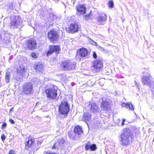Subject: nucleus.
<instances>
[{"label":"nucleus","instance_id":"nucleus-1","mask_svg":"<svg viewBox=\"0 0 154 154\" xmlns=\"http://www.w3.org/2000/svg\"><path fill=\"white\" fill-rule=\"evenodd\" d=\"M120 138V144L122 146H127L129 145L132 141V134L129 128H124Z\"/></svg>","mask_w":154,"mask_h":154},{"label":"nucleus","instance_id":"nucleus-2","mask_svg":"<svg viewBox=\"0 0 154 154\" xmlns=\"http://www.w3.org/2000/svg\"><path fill=\"white\" fill-rule=\"evenodd\" d=\"M58 88L52 85L51 87L45 90L47 97L50 100L55 99L57 96V90Z\"/></svg>","mask_w":154,"mask_h":154},{"label":"nucleus","instance_id":"nucleus-3","mask_svg":"<svg viewBox=\"0 0 154 154\" xmlns=\"http://www.w3.org/2000/svg\"><path fill=\"white\" fill-rule=\"evenodd\" d=\"M23 93L26 95H29L33 93L34 90L33 85L30 82L24 83L22 86Z\"/></svg>","mask_w":154,"mask_h":154},{"label":"nucleus","instance_id":"nucleus-4","mask_svg":"<svg viewBox=\"0 0 154 154\" xmlns=\"http://www.w3.org/2000/svg\"><path fill=\"white\" fill-rule=\"evenodd\" d=\"M11 28L14 29L20 27L22 24L20 17L18 16H15L12 18L10 22Z\"/></svg>","mask_w":154,"mask_h":154},{"label":"nucleus","instance_id":"nucleus-5","mask_svg":"<svg viewBox=\"0 0 154 154\" xmlns=\"http://www.w3.org/2000/svg\"><path fill=\"white\" fill-rule=\"evenodd\" d=\"M69 110V106L68 103L66 101H65L64 103H62L59 108V112L62 115H67Z\"/></svg>","mask_w":154,"mask_h":154},{"label":"nucleus","instance_id":"nucleus-6","mask_svg":"<svg viewBox=\"0 0 154 154\" xmlns=\"http://www.w3.org/2000/svg\"><path fill=\"white\" fill-rule=\"evenodd\" d=\"M75 62H71L69 61H65L63 62L61 66L65 70L74 69L75 66Z\"/></svg>","mask_w":154,"mask_h":154},{"label":"nucleus","instance_id":"nucleus-7","mask_svg":"<svg viewBox=\"0 0 154 154\" xmlns=\"http://www.w3.org/2000/svg\"><path fill=\"white\" fill-rule=\"evenodd\" d=\"M100 106L103 110L106 111L109 109L110 108L109 100L108 98H103Z\"/></svg>","mask_w":154,"mask_h":154},{"label":"nucleus","instance_id":"nucleus-8","mask_svg":"<svg viewBox=\"0 0 154 154\" xmlns=\"http://www.w3.org/2000/svg\"><path fill=\"white\" fill-rule=\"evenodd\" d=\"M48 36L50 41H51L57 40L59 37V35L57 32L54 29L51 30L48 33Z\"/></svg>","mask_w":154,"mask_h":154},{"label":"nucleus","instance_id":"nucleus-9","mask_svg":"<svg viewBox=\"0 0 154 154\" xmlns=\"http://www.w3.org/2000/svg\"><path fill=\"white\" fill-rule=\"evenodd\" d=\"M76 14L78 16H80L85 13L86 8L83 5H79L76 6Z\"/></svg>","mask_w":154,"mask_h":154},{"label":"nucleus","instance_id":"nucleus-10","mask_svg":"<svg viewBox=\"0 0 154 154\" xmlns=\"http://www.w3.org/2000/svg\"><path fill=\"white\" fill-rule=\"evenodd\" d=\"M26 43L28 49L30 50H33L36 47L37 44L36 42L34 39L32 38H30L27 41Z\"/></svg>","mask_w":154,"mask_h":154},{"label":"nucleus","instance_id":"nucleus-11","mask_svg":"<svg viewBox=\"0 0 154 154\" xmlns=\"http://www.w3.org/2000/svg\"><path fill=\"white\" fill-rule=\"evenodd\" d=\"M77 52V55L82 58L87 56L88 53V50L84 48L78 49Z\"/></svg>","mask_w":154,"mask_h":154},{"label":"nucleus","instance_id":"nucleus-12","mask_svg":"<svg viewBox=\"0 0 154 154\" xmlns=\"http://www.w3.org/2000/svg\"><path fill=\"white\" fill-rule=\"evenodd\" d=\"M106 16L104 14H100L99 16L97 18V22L98 24L104 25V22L106 20Z\"/></svg>","mask_w":154,"mask_h":154},{"label":"nucleus","instance_id":"nucleus-13","mask_svg":"<svg viewBox=\"0 0 154 154\" xmlns=\"http://www.w3.org/2000/svg\"><path fill=\"white\" fill-rule=\"evenodd\" d=\"M60 51V48L59 46L53 45L50 47V49L47 52L46 55L47 56H49L53 52H58Z\"/></svg>","mask_w":154,"mask_h":154},{"label":"nucleus","instance_id":"nucleus-14","mask_svg":"<svg viewBox=\"0 0 154 154\" xmlns=\"http://www.w3.org/2000/svg\"><path fill=\"white\" fill-rule=\"evenodd\" d=\"M103 63L101 61L98 60L95 61L93 63V66L96 71H98L102 68Z\"/></svg>","mask_w":154,"mask_h":154},{"label":"nucleus","instance_id":"nucleus-15","mask_svg":"<svg viewBox=\"0 0 154 154\" xmlns=\"http://www.w3.org/2000/svg\"><path fill=\"white\" fill-rule=\"evenodd\" d=\"M85 149L86 150L90 149L91 151H94L97 148L96 145L95 144H91L90 141H88L85 146Z\"/></svg>","mask_w":154,"mask_h":154},{"label":"nucleus","instance_id":"nucleus-16","mask_svg":"<svg viewBox=\"0 0 154 154\" xmlns=\"http://www.w3.org/2000/svg\"><path fill=\"white\" fill-rule=\"evenodd\" d=\"M65 142V141L63 139H60L55 143L52 148L53 149L56 148L58 149L59 148H62L63 147V144Z\"/></svg>","mask_w":154,"mask_h":154},{"label":"nucleus","instance_id":"nucleus-17","mask_svg":"<svg viewBox=\"0 0 154 154\" xmlns=\"http://www.w3.org/2000/svg\"><path fill=\"white\" fill-rule=\"evenodd\" d=\"M79 26L76 24L72 23L70 25L69 30L71 33H74L78 31Z\"/></svg>","mask_w":154,"mask_h":154},{"label":"nucleus","instance_id":"nucleus-18","mask_svg":"<svg viewBox=\"0 0 154 154\" xmlns=\"http://www.w3.org/2000/svg\"><path fill=\"white\" fill-rule=\"evenodd\" d=\"M74 132L79 137L83 133V131L81 127L77 126L75 127L74 130Z\"/></svg>","mask_w":154,"mask_h":154},{"label":"nucleus","instance_id":"nucleus-19","mask_svg":"<svg viewBox=\"0 0 154 154\" xmlns=\"http://www.w3.org/2000/svg\"><path fill=\"white\" fill-rule=\"evenodd\" d=\"M26 69L24 67L22 66H20L17 69V74H19L20 75V78L22 76L24 72H25Z\"/></svg>","mask_w":154,"mask_h":154},{"label":"nucleus","instance_id":"nucleus-20","mask_svg":"<svg viewBox=\"0 0 154 154\" xmlns=\"http://www.w3.org/2000/svg\"><path fill=\"white\" fill-rule=\"evenodd\" d=\"M142 82L144 85H146L149 86L152 81H151L149 77L143 75L142 78Z\"/></svg>","mask_w":154,"mask_h":154},{"label":"nucleus","instance_id":"nucleus-21","mask_svg":"<svg viewBox=\"0 0 154 154\" xmlns=\"http://www.w3.org/2000/svg\"><path fill=\"white\" fill-rule=\"evenodd\" d=\"M35 67L36 71H38L39 72H42L43 70L44 66L41 63L38 62L37 63Z\"/></svg>","mask_w":154,"mask_h":154},{"label":"nucleus","instance_id":"nucleus-22","mask_svg":"<svg viewBox=\"0 0 154 154\" xmlns=\"http://www.w3.org/2000/svg\"><path fill=\"white\" fill-rule=\"evenodd\" d=\"M90 111L91 112L94 113L97 112L98 110V107L95 103H93L91 104Z\"/></svg>","mask_w":154,"mask_h":154},{"label":"nucleus","instance_id":"nucleus-23","mask_svg":"<svg viewBox=\"0 0 154 154\" xmlns=\"http://www.w3.org/2000/svg\"><path fill=\"white\" fill-rule=\"evenodd\" d=\"M34 143V139H32L30 137L28 138V140L26 141L25 142V145L26 147L28 148L31 146Z\"/></svg>","mask_w":154,"mask_h":154},{"label":"nucleus","instance_id":"nucleus-24","mask_svg":"<svg viewBox=\"0 0 154 154\" xmlns=\"http://www.w3.org/2000/svg\"><path fill=\"white\" fill-rule=\"evenodd\" d=\"M91 118V116L88 113H85L82 120L85 122L89 121Z\"/></svg>","mask_w":154,"mask_h":154},{"label":"nucleus","instance_id":"nucleus-25","mask_svg":"<svg viewBox=\"0 0 154 154\" xmlns=\"http://www.w3.org/2000/svg\"><path fill=\"white\" fill-rule=\"evenodd\" d=\"M68 135L71 139L76 140L79 138L77 134H75L74 132L72 133V134L69 132L68 134Z\"/></svg>","mask_w":154,"mask_h":154},{"label":"nucleus","instance_id":"nucleus-26","mask_svg":"<svg viewBox=\"0 0 154 154\" xmlns=\"http://www.w3.org/2000/svg\"><path fill=\"white\" fill-rule=\"evenodd\" d=\"M11 75L10 73L8 72H7L5 76V81L7 83L9 82L10 79V78Z\"/></svg>","mask_w":154,"mask_h":154},{"label":"nucleus","instance_id":"nucleus-27","mask_svg":"<svg viewBox=\"0 0 154 154\" xmlns=\"http://www.w3.org/2000/svg\"><path fill=\"white\" fill-rule=\"evenodd\" d=\"M149 87L150 88L152 93L154 94V82H152L151 84L149 85Z\"/></svg>","mask_w":154,"mask_h":154},{"label":"nucleus","instance_id":"nucleus-28","mask_svg":"<svg viewBox=\"0 0 154 154\" xmlns=\"http://www.w3.org/2000/svg\"><path fill=\"white\" fill-rule=\"evenodd\" d=\"M114 3L112 1H109L108 3V5L109 8H112L114 6Z\"/></svg>","mask_w":154,"mask_h":154},{"label":"nucleus","instance_id":"nucleus-29","mask_svg":"<svg viewBox=\"0 0 154 154\" xmlns=\"http://www.w3.org/2000/svg\"><path fill=\"white\" fill-rule=\"evenodd\" d=\"M50 17L52 20H56L57 19L56 16L53 14H51Z\"/></svg>","mask_w":154,"mask_h":154},{"label":"nucleus","instance_id":"nucleus-30","mask_svg":"<svg viewBox=\"0 0 154 154\" xmlns=\"http://www.w3.org/2000/svg\"><path fill=\"white\" fill-rule=\"evenodd\" d=\"M83 17L85 20H88L91 18V16L90 14H88L84 16Z\"/></svg>","mask_w":154,"mask_h":154},{"label":"nucleus","instance_id":"nucleus-31","mask_svg":"<svg viewBox=\"0 0 154 154\" xmlns=\"http://www.w3.org/2000/svg\"><path fill=\"white\" fill-rule=\"evenodd\" d=\"M125 106L127 108H128L130 106H132V104L131 103H128L124 104Z\"/></svg>","mask_w":154,"mask_h":154},{"label":"nucleus","instance_id":"nucleus-32","mask_svg":"<svg viewBox=\"0 0 154 154\" xmlns=\"http://www.w3.org/2000/svg\"><path fill=\"white\" fill-rule=\"evenodd\" d=\"M97 48L99 50L102 51H106V50L104 49L103 48L100 46L97 45Z\"/></svg>","mask_w":154,"mask_h":154},{"label":"nucleus","instance_id":"nucleus-33","mask_svg":"<svg viewBox=\"0 0 154 154\" xmlns=\"http://www.w3.org/2000/svg\"><path fill=\"white\" fill-rule=\"evenodd\" d=\"M31 56L32 58H37V54L34 53H32L31 54Z\"/></svg>","mask_w":154,"mask_h":154},{"label":"nucleus","instance_id":"nucleus-34","mask_svg":"<svg viewBox=\"0 0 154 154\" xmlns=\"http://www.w3.org/2000/svg\"><path fill=\"white\" fill-rule=\"evenodd\" d=\"M6 126L7 124L5 122H4L2 126V129L3 130L4 129Z\"/></svg>","mask_w":154,"mask_h":154},{"label":"nucleus","instance_id":"nucleus-35","mask_svg":"<svg viewBox=\"0 0 154 154\" xmlns=\"http://www.w3.org/2000/svg\"><path fill=\"white\" fill-rule=\"evenodd\" d=\"M135 85L136 86L137 88L138 89H140V84H138L136 81H134Z\"/></svg>","mask_w":154,"mask_h":154},{"label":"nucleus","instance_id":"nucleus-36","mask_svg":"<svg viewBox=\"0 0 154 154\" xmlns=\"http://www.w3.org/2000/svg\"><path fill=\"white\" fill-rule=\"evenodd\" d=\"M135 85L136 86L137 88L138 89H140V84H138L136 81H134Z\"/></svg>","mask_w":154,"mask_h":154},{"label":"nucleus","instance_id":"nucleus-37","mask_svg":"<svg viewBox=\"0 0 154 154\" xmlns=\"http://www.w3.org/2000/svg\"><path fill=\"white\" fill-rule=\"evenodd\" d=\"M93 57L95 59H96L97 58V55L96 54L95 52H93Z\"/></svg>","mask_w":154,"mask_h":154},{"label":"nucleus","instance_id":"nucleus-38","mask_svg":"<svg viewBox=\"0 0 154 154\" xmlns=\"http://www.w3.org/2000/svg\"><path fill=\"white\" fill-rule=\"evenodd\" d=\"M1 138L2 140H4L5 139L6 137L5 135L4 134H3L2 135Z\"/></svg>","mask_w":154,"mask_h":154},{"label":"nucleus","instance_id":"nucleus-39","mask_svg":"<svg viewBox=\"0 0 154 154\" xmlns=\"http://www.w3.org/2000/svg\"><path fill=\"white\" fill-rule=\"evenodd\" d=\"M10 122L12 124H15V122L12 119H9Z\"/></svg>","mask_w":154,"mask_h":154},{"label":"nucleus","instance_id":"nucleus-40","mask_svg":"<svg viewBox=\"0 0 154 154\" xmlns=\"http://www.w3.org/2000/svg\"><path fill=\"white\" fill-rule=\"evenodd\" d=\"M91 42H90L91 44L93 45H97V43L95 42H94L93 40H91Z\"/></svg>","mask_w":154,"mask_h":154},{"label":"nucleus","instance_id":"nucleus-41","mask_svg":"<svg viewBox=\"0 0 154 154\" xmlns=\"http://www.w3.org/2000/svg\"><path fill=\"white\" fill-rule=\"evenodd\" d=\"M14 151L13 150H10L9 152V154H14Z\"/></svg>","mask_w":154,"mask_h":154},{"label":"nucleus","instance_id":"nucleus-42","mask_svg":"<svg viewBox=\"0 0 154 154\" xmlns=\"http://www.w3.org/2000/svg\"><path fill=\"white\" fill-rule=\"evenodd\" d=\"M129 108V109L131 110H134V108L133 106V105H132V106H130L128 108Z\"/></svg>","mask_w":154,"mask_h":154},{"label":"nucleus","instance_id":"nucleus-43","mask_svg":"<svg viewBox=\"0 0 154 154\" xmlns=\"http://www.w3.org/2000/svg\"><path fill=\"white\" fill-rule=\"evenodd\" d=\"M125 119H123L122 120V126L124 125L125 124Z\"/></svg>","mask_w":154,"mask_h":154},{"label":"nucleus","instance_id":"nucleus-44","mask_svg":"<svg viewBox=\"0 0 154 154\" xmlns=\"http://www.w3.org/2000/svg\"><path fill=\"white\" fill-rule=\"evenodd\" d=\"M46 154H56L55 153H53V152H47L46 153Z\"/></svg>","mask_w":154,"mask_h":154},{"label":"nucleus","instance_id":"nucleus-45","mask_svg":"<svg viewBox=\"0 0 154 154\" xmlns=\"http://www.w3.org/2000/svg\"><path fill=\"white\" fill-rule=\"evenodd\" d=\"M15 79L17 80V79H16V77L15 78Z\"/></svg>","mask_w":154,"mask_h":154},{"label":"nucleus","instance_id":"nucleus-46","mask_svg":"<svg viewBox=\"0 0 154 154\" xmlns=\"http://www.w3.org/2000/svg\"><path fill=\"white\" fill-rule=\"evenodd\" d=\"M11 110H12L11 109H10V111H11Z\"/></svg>","mask_w":154,"mask_h":154}]
</instances>
